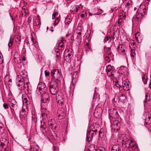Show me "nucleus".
Instances as JSON below:
<instances>
[{
  "label": "nucleus",
  "mask_w": 151,
  "mask_h": 151,
  "mask_svg": "<svg viewBox=\"0 0 151 151\" xmlns=\"http://www.w3.org/2000/svg\"><path fill=\"white\" fill-rule=\"evenodd\" d=\"M23 81L22 76L21 75L17 76L16 78V84L19 89H21L24 86V82Z\"/></svg>",
  "instance_id": "8"
},
{
  "label": "nucleus",
  "mask_w": 151,
  "mask_h": 151,
  "mask_svg": "<svg viewBox=\"0 0 151 151\" xmlns=\"http://www.w3.org/2000/svg\"><path fill=\"white\" fill-rule=\"evenodd\" d=\"M48 124L50 127L51 126L54 125V123H55V121L53 119H51L49 120L48 122Z\"/></svg>",
  "instance_id": "25"
},
{
  "label": "nucleus",
  "mask_w": 151,
  "mask_h": 151,
  "mask_svg": "<svg viewBox=\"0 0 151 151\" xmlns=\"http://www.w3.org/2000/svg\"><path fill=\"white\" fill-rule=\"evenodd\" d=\"M98 151H105V148L102 147H100L98 149H97Z\"/></svg>",
  "instance_id": "35"
},
{
  "label": "nucleus",
  "mask_w": 151,
  "mask_h": 151,
  "mask_svg": "<svg viewBox=\"0 0 151 151\" xmlns=\"http://www.w3.org/2000/svg\"><path fill=\"white\" fill-rule=\"evenodd\" d=\"M17 44L18 47L19 46L20 43L21 41V37L19 35L17 36L16 37V40Z\"/></svg>",
  "instance_id": "19"
},
{
  "label": "nucleus",
  "mask_w": 151,
  "mask_h": 151,
  "mask_svg": "<svg viewBox=\"0 0 151 151\" xmlns=\"http://www.w3.org/2000/svg\"><path fill=\"white\" fill-rule=\"evenodd\" d=\"M130 4L129 3H127L126 5H125V6L127 8H129V6L130 5Z\"/></svg>",
  "instance_id": "47"
},
{
  "label": "nucleus",
  "mask_w": 151,
  "mask_h": 151,
  "mask_svg": "<svg viewBox=\"0 0 151 151\" xmlns=\"http://www.w3.org/2000/svg\"><path fill=\"white\" fill-rule=\"evenodd\" d=\"M4 132V129L3 124L0 122V134H2Z\"/></svg>",
  "instance_id": "21"
},
{
  "label": "nucleus",
  "mask_w": 151,
  "mask_h": 151,
  "mask_svg": "<svg viewBox=\"0 0 151 151\" xmlns=\"http://www.w3.org/2000/svg\"><path fill=\"white\" fill-rule=\"evenodd\" d=\"M56 99H58V103L60 105L62 106L64 105V99L62 97L59 95L56 96Z\"/></svg>",
  "instance_id": "15"
},
{
  "label": "nucleus",
  "mask_w": 151,
  "mask_h": 151,
  "mask_svg": "<svg viewBox=\"0 0 151 151\" xmlns=\"http://www.w3.org/2000/svg\"><path fill=\"white\" fill-rule=\"evenodd\" d=\"M110 37H106L104 40V42L105 43L107 41H109L110 39Z\"/></svg>",
  "instance_id": "42"
},
{
  "label": "nucleus",
  "mask_w": 151,
  "mask_h": 151,
  "mask_svg": "<svg viewBox=\"0 0 151 151\" xmlns=\"http://www.w3.org/2000/svg\"><path fill=\"white\" fill-rule=\"evenodd\" d=\"M149 86L150 87V88H151V82H150V85H149Z\"/></svg>",
  "instance_id": "60"
},
{
  "label": "nucleus",
  "mask_w": 151,
  "mask_h": 151,
  "mask_svg": "<svg viewBox=\"0 0 151 151\" xmlns=\"http://www.w3.org/2000/svg\"><path fill=\"white\" fill-rule=\"evenodd\" d=\"M37 147H32L30 151H37Z\"/></svg>",
  "instance_id": "37"
},
{
  "label": "nucleus",
  "mask_w": 151,
  "mask_h": 151,
  "mask_svg": "<svg viewBox=\"0 0 151 151\" xmlns=\"http://www.w3.org/2000/svg\"><path fill=\"white\" fill-rule=\"evenodd\" d=\"M142 79L144 84L145 85L147 83V77H145V75L142 77Z\"/></svg>",
  "instance_id": "28"
},
{
  "label": "nucleus",
  "mask_w": 151,
  "mask_h": 151,
  "mask_svg": "<svg viewBox=\"0 0 151 151\" xmlns=\"http://www.w3.org/2000/svg\"><path fill=\"white\" fill-rule=\"evenodd\" d=\"M49 89L50 93L52 95H55L58 92L57 83L55 81H52L49 84Z\"/></svg>",
  "instance_id": "4"
},
{
  "label": "nucleus",
  "mask_w": 151,
  "mask_h": 151,
  "mask_svg": "<svg viewBox=\"0 0 151 151\" xmlns=\"http://www.w3.org/2000/svg\"><path fill=\"white\" fill-rule=\"evenodd\" d=\"M118 142L122 145H125L127 147H129L131 143L132 142V140L127 138L125 134H122L118 138Z\"/></svg>",
  "instance_id": "2"
},
{
  "label": "nucleus",
  "mask_w": 151,
  "mask_h": 151,
  "mask_svg": "<svg viewBox=\"0 0 151 151\" xmlns=\"http://www.w3.org/2000/svg\"><path fill=\"white\" fill-rule=\"evenodd\" d=\"M22 98L23 103H24L27 105L29 104L30 99L27 95H23Z\"/></svg>",
  "instance_id": "14"
},
{
  "label": "nucleus",
  "mask_w": 151,
  "mask_h": 151,
  "mask_svg": "<svg viewBox=\"0 0 151 151\" xmlns=\"http://www.w3.org/2000/svg\"><path fill=\"white\" fill-rule=\"evenodd\" d=\"M112 71H113L112 69V67L110 65H108L107 67V69L106 70V71L108 75H109V73H110V72H112Z\"/></svg>",
  "instance_id": "24"
},
{
  "label": "nucleus",
  "mask_w": 151,
  "mask_h": 151,
  "mask_svg": "<svg viewBox=\"0 0 151 151\" xmlns=\"http://www.w3.org/2000/svg\"><path fill=\"white\" fill-rule=\"evenodd\" d=\"M89 151H98L97 146L91 144L89 146Z\"/></svg>",
  "instance_id": "17"
},
{
  "label": "nucleus",
  "mask_w": 151,
  "mask_h": 151,
  "mask_svg": "<svg viewBox=\"0 0 151 151\" xmlns=\"http://www.w3.org/2000/svg\"><path fill=\"white\" fill-rule=\"evenodd\" d=\"M24 86L23 87L24 88V89L25 91H28L29 90H30V88H29V86L28 85V83L26 82V83H24Z\"/></svg>",
  "instance_id": "20"
},
{
  "label": "nucleus",
  "mask_w": 151,
  "mask_h": 151,
  "mask_svg": "<svg viewBox=\"0 0 151 151\" xmlns=\"http://www.w3.org/2000/svg\"><path fill=\"white\" fill-rule=\"evenodd\" d=\"M51 76L53 78H56L58 79L59 78V76L60 75L59 70L57 69H54L51 70Z\"/></svg>",
  "instance_id": "11"
},
{
  "label": "nucleus",
  "mask_w": 151,
  "mask_h": 151,
  "mask_svg": "<svg viewBox=\"0 0 151 151\" xmlns=\"http://www.w3.org/2000/svg\"><path fill=\"white\" fill-rule=\"evenodd\" d=\"M68 54L67 55H66V57H68V58L70 59L73 56V53L71 50H68Z\"/></svg>",
  "instance_id": "18"
},
{
  "label": "nucleus",
  "mask_w": 151,
  "mask_h": 151,
  "mask_svg": "<svg viewBox=\"0 0 151 151\" xmlns=\"http://www.w3.org/2000/svg\"><path fill=\"white\" fill-rule=\"evenodd\" d=\"M120 100L122 102H125L126 101V98L125 96L122 95L121 97L120 98Z\"/></svg>",
  "instance_id": "33"
},
{
  "label": "nucleus",
  "mask_w": 151,
  "mask_h": 151,
  "mask_svg": "<svg viewBox=\"0 0 151 151\" xmlns=\"http://www.w3.org/2000/svg\"><path fill=\"white\" fill-rule=\"evenodd\" d=\"M108 75L109 76H113V74L112 73V72H110V73H109Z\"/></svg>",
  "instance_id": "49"
},
{
  "label": "nucleus",
  "mask_w": 151,
  "mask_h": 151,
  "mask_svg": "<svg viewBox=\"0 0 151 151\" xmlns=\"http://www.w3.org/2000/svg\"><path fill=\"white\" fill-rule=\"evenodd\" d=\"M47 128L44 124V122L43 124H42L40 127V130L43 134H45L47 132Z\"/></svg>",
  "instance_id": "16"
},
{
  "label": "nucleus",
  "mask_w": 151,
  "mask_h": 151,
  "mask_svg": "<svg viewBox=\"0 0 151 151\" xmlns=\"http://www.w3.org/2000/svg\"><path fill=\"white\" fill-rule=\"evenodd\" d=\"M45 73L46 76H47L49 75V72H47V71L46 70L45 71Z\"/></svg>",
  "instance_id": "45"
},
{
  "label": "nucleus",
  "mask_w": 151,
  "mask_h": 151,
  "mask_svg": "<svg viewBox=\"0 0 151 151\" xmlns=\"http://www.w3.org/2000/svg\"><path fill=\"white\" fill-rule=\"evenodd\" d=\"M55 55L56 54H59L60 53L57 50V48L55 49Z\"/></svg>",
  "instance_id": "46"
},
{
  "label": "nucleus",
  "mask_w": 151,
  "mask_h": 151,
  "mask_svg": "<svg viewBox=\"0 0 151 151\" xmlns=\"http://www.w3.org/2000/svg\"><path fill=\"white\" fill-rule=\"evenodd\" d=\"M107 52H109V53H111V48L110 47H109L108 48Z\"/></svg>",
  "instance_id": "48"
},
{
  "label": "nucleus",
  "mask_w": 151,
  "mask_h": 151,
  "mask_svg": "<svg viewBox=\"0 0 151 151\" xmlns=\"http://www.w3.org/2000/svg\"><path fill=\"white\" fill-rule=\"evenodd\" d=\"M141 6L142 5H140L138 9L137 12L138 13V14L137 15L135 18V20L137 22L140 21L142 17L146 13V9L145 8H143L142 9H141Z\"/></svg>",
  "instance_id": "5"
},
{
  "label": "nucleus",
  "mask_w": 151,
  "mask_h": 151,
  "mask_svg": "<svg viewBox=\"0 0 151 151\" xmlns=\"http://www.w3.org/2000/svg\"><path fill=\"white\" fill-rule=\"evenodd\" d=\"M113 88L116 90H118L121 92H123L122 90L124 91H128L129 90L130 87L129 83L127 82V81H123L122 83V85H119L118 81H116L113 84Z\"/></svg>",
  "instance_id": "1"
},
{
  "label": "nucleus",
  "mask_w": 151,
  "mask_h": 151,
  "mask_svg": "<svg viewBox=\"0 0 151 151\" xmlns=\"http://www.w3.org/2000/svg\"><path fill=\"white\" fill-rule=\"evenodd\" d=\"M115 97H114L112 100V102L113 103L116 102V101H115Z\"/></svg>",
  "instance_id": "56"
},
{
  "label": "nucleus",
  "mask_w": 151,
  "mask_h": 151,
  "mask_svg": "<svg viewBox=\"0 0 151 151\" xmlns=\"http://www.w3.org/2000/svg\"><path fill=\"white\" fill-rule=\"evenodd\" d=\"M81 33L80 32H79L78 33V35H81Z\"/></svg>",
  "instance_id": "58"
},
{
  "label": "nucleus",
  "mask_w": 151,
  "mask_h": 151,
  "mask_svg": "<svg viewBox=\"0 0 151 151\" xmlns=\"http://www.w3.org/2000/svg\"><path fill=\"white\" fill-rule=\"evenodd\" d=\"M66 110L65 108H63L62 107H60L58 110L57 114L59 119L61 120L64 118Z\"/></svg>",
  "instance_id": "7"
},
{
  "label": "nucleus",
  "mask_w": 151,
  "mask_h": 151,
  "mask_svg": "<svg viewBox=\"0 0 151 151\" xmlns=\"http://www.w3.org/2000/svg\"><path fill=\"white\" fill-rule=\"evenodd\" d=\"M94 132L91 129H88L87 131L86 140L89 142L93 138V137L94 134Z\"/></svg>",
  "instance_id": "10"
},
{
  "label": "nucleus",
  "mask_w": 151,
  "mask_h": 151,
  "mask_svg": "<svg viewBox=\"0 0 151 151\" xmlns=\"http://www.w3.org/2000/svg\"><path fill=\"white\" fill-rule=\"evenodd\" d=\"M4 81L6 82H8L9 83L8 84H10V83H12V80L11 79H9V77L7 76L5 77L4 79Z\"/></svg>",
  "instance_id": "26"
},
{
  "label": "nucleus",
  "mask_w": 151,
  "mask_h": 151,
  "mask_svg": "<svg viewBox=\"0 0 151 151\" xmlns=\"http://www.w3.org/2000/svg\"><path fill=\"white\" fill-rule=\"evenodd\" d=\"M123 47V46L122 45H119L117 47V49L119 51H120L121 49H120V48H122Z\"/></svg>",
  "instance_id": "43"
},
{
  "label": "nucleus",
  "mask_w": 151,
  "mask_h": 151,
  "mask_svg": "<svg viewBox=\"0 0 151 151\" xmlns=\"http://www.w3.org/2000/svg\"><path fill=\"white\" fill-rule=\"evenodd\" d=\"M60 48H63L62 49H60V50L63 51L64 49V43L60 42L58 45V48L59 49H60Z\"/></svg>",
  "instance_id": "27"
},
{
  "label": "nucleus",
  "mask_w": 151,
  "mask_h": 151,
  "mask_svg": "<svg viewBox=\"0 0 151 151\" xmlns=\"http://www.w3.org/2000/svg\"><path fill=\"white\" fill-rule=\"evenodd\" d=\"M81 17L82 18H83V17H84V14H82L81 15Z\"/></svg>",
  "instance_id": "55"
},
{
  "label": "nucleus",
  "mask_w": 151,
  "mask_h": 151,
  "mask_svg": "<svg viewBox=\"0 0 151 151\" xmlns=\"http://www.w3.org/2000/svg\"><path fill=\"white\" fill-rule=\"evenodd\" d=\"M3 58L2 59H1L0 60V64H2L3 63Z\"/></svg>",
  "instance_id": "52"
},
{
  "label": "nucleus",
  "mask_w": 151,
  "mask_h": 151,
  "mask_svg": "<svg viewBox=\"0 0 151 151\" xmlns=\"http://www.w3.org/2000/svg\"><path fill=\"white\" fill-rule=\"evenodd\" d=\"M109 149L111 151H121L119 145H110Z\"/></svg>",
  "instance_id": "12"
},
{
  "label": "nucleus",
  "mask_w": 151,
  "mask_h": 151,
  "mask_svg": "<svg viewBox=\"0 0 151 151\" xmlns=\"http://www.w3.org/2000/svg\"><path fill=\"white\" fill-rule=\"evenodd\" d=\"M113 124L114 125L115 127H119L120 125V123H119L118 121H115L114 122Z\"/></svg>",
  "instance_id": "30"
},
{
  "label": "nucleus",
  "mask_w": 151,
  "mask_h": 151,
  "mask_svg": "<svg viewBox=\"0 0 151 151\" xmlns=\"http://www.w3.org/2000/svg\"><path fill=\"white\" fill-rule=\"evenodd\" d=\"M4 151H8V149L6 148H5L4 150Z\"/></svg>",
  "instance_id": "57"
},
{
  "label": "nucleus",
  "mask_w": 151,
  "mask_h": 151,
  "mask_svg": "<svg viewBox=\"0 0 151 151\" xmlns=\"http://www.w3.org/2000/svg\"><path fill=\"white\" fill-rule=\"evenodd\" d=\"M60 21L59 18L58 17H57L54 23V25L55 26L58 24Z\"/></svg>",
  "instance_id": "32"
},
{
  "label": "nucleus",
  "mask_w": 151,
  "mask_h": 151,
  "mask_svg": "<svg viewBox=\"0 0 151 151\" xmlns=\"http://www.w3.org/2000/svg\"><path fill=\"white\" fill-rule=\"evenodd\" d=\"M137 9V8H136L135 7V8H134V11L136 10Z\"/></svg>",
  "instance_id": "64"
},
{
  "label": "nucleus",
  "mask_w": 151,
  "mask_h": 151,
  "mask_svg": "<svg viewBox=\"0 0 151 151\" xmlns=\"http://www.w3.org/2000/svg\"><path fill=\"white\" fill-rule=\"evenodd\" d=\"M137 147V145L136 144L134 143H133V141H132V142L130 144V146L129 147V148H131L132 149H135Z\"/></svg>",
  "instance_id": "29"
},
{
  "label": "nucleus",
  "mask_w": 151,
  "mask_h": 151,
  "mask_svg": "<svg viewBox=\"0 0 151 151\" xmlns=\"http://www.w3.org/2000/svg\"><path fill=\"white\" fill-rule=\"evenodd\" d=\"M40 94L42 96L41 100V104L45 106H47L50 100L48 94L46 92Z\"/></svg>",
  "instance_id": "3"
},
{
  "label": "nucleus",
  "mask_w": 151,
  "mask_h": 151,
  "mask_svg": "<svg viewBox=\"0 0 151 151\" xmlns=\"http://www.w3.org/2000/svg\"><path fill=\"white\" fill-rule=\"evenodd\" d=\"M57 13H54L52 14V19H54L56 17V15Z\"/></svg>",
  "instance_id": "44"
},
{
  "label": "nucleus",
  "mask_w": 151,
  "mask_h": 151,
  "mask_svg": "<svg viewBox=\"0 0 151 151\" xmlns=\"http://www.w3.org/2000/svg\"><path fill=\"white\" fill-rule=\"evenodd\" d=\"M71 22V20L70 18H66L65 20V24L67 26H68Z\"/></svg>",
  "instance_id": "22"
},
{
  "label": "nucleus",
  "mask_w": 151,
  "mask_h": 151,
  "mask_svg": "<svg viewBox=\"0 0 151 151\" xmlns=\"http://www.w3.org/2000/svg\"><path fill=\"white\" fill-rule=\"evenodd\" d=\"M3 106L5 109H6L8 108V105L6 103L4 104L3 105Z\"/></svg>",
  "instance_id": "38"
},
{
  "label": "nucleus",
  "mask_w": 151,
  "mask_h": 151,
  "mask_svg": "<svg viewBox=\"0 0 151 151\" xmlns=\"http://www.w3.org/2000/svg\"><path fill=\"white\" fill-rule=\"evenodd\" d=\"M57 124L55 123H54V125H53L51 127V128L52 130H55V129L57 127Z\"/></svg>",
  "instance_id": "36"
},
{
  "label": "nucleus",
  "mask_w": 151,
  "mask_h": 151,
  "mask_svg": "<svg viewBox=\"0 0 151 151\" xmlns=\"http://www.w3.org/2000/svg\"><path fill=\"white\" fill-rule=\"evenodd\" d=\"M0 143L1 146V147H3V146H4V144H3L1 142H0Z\"/></svg>",
  "instance_id": "53"
},
{
  "label": "nucleus",
  "mask_w": 151,
  "mask_h": 151,
  "mask_svg": "<svg viewBox=\"0 0 151 151\" xmlns=\"http://www.w3.org/2000/svg\"><path fill=\"white\" fill-rule=\"evenodd\" d=\"M22 60L23 61H25V57H23L22 58Z\"/></svg>",
  "instance_id": "59"
},
{
  "label": "nucleus",
  "mask_w": 151,
  "mask_h": 151,
  "mask_svg": "<svg viewBox=\"0 0 151 151\" xmlns=\"http://www.w3.org/2000/svg\"><path fill=\"white\" fill-rule=\"evenodd\" d=\"M2 58H2V57H1V55H0V60L1 59H2Z\"/></svg>",
  "instance_id": "61"
},
{
  "label": "nucleus",
  "mask_w": 151,
  "mask_h": 151,
  "mask_svg": "<svg viewBox=\"0 0 151 151\" xmlns=\"http://www.w3.org/2000/svg\"><path fill=\"white\" fill-rule=\"evenodd\" d=\"M148 119H147V118L145 119V123L146 124H149L150 123V122H149V123H148L147 122H146V120H147L148 119L149 121L150 119H151V117L150 116H148Z\"/></svg>",
  "instance_id": "39"
},
{
  "label": "nucleus",
  "mask_w": 151,
  "mask_h": 151,
  "mask_svg": "<svg viewBox=\"0 0 151 151\" xmlns=\"http://www.w3.org/2000/svg\"><path fill=\"white\" fill-rule=\"evenodd\" d=\"M60 57V53L59 54H56V60L57 61L59 59Z\"/></svg>",
  "instance_id": "41"
},
{
  "label": "nucleus",
  "mask_w": 151,
  "mask_h": 151,
  "mask_svg": "<svg viewBox=\"0 0 151 151\" xmlns=\"http://www.w3.org/2000/svg\"><path fill=\"white\" fill-rule=\"evenodd\" d=\"M135 51L134 50H132V52L131 53V56L132 57H134L135 55Z\"/></svg>",
  "instance_id": "40"
},
{
  "label": "nucleus",
  "mask_w": 151,
  "mask_h": 151,
  "mask_svg": "<svg viewBox=\"0 0 151 151\" xmlns=\"http://www.w3.org/2000/svg\"><path fill=\"white\" fill-rule=\"evenodd\" d=\"M9 15L10 17H12V16L11 15V13H9Z\"/></svg>",
  "instance_id": "62"
},
{
  "label": "nucleus",
  "mask_w": 151,
  "mask_h": 151,
  "mask_svg": "<svg viewBox=\"0 0 151 151\" xmlns=\"http://www.w3.org/2000/svg\"><path fill=\"white\" fill-rule=\"evenodd\" d=\"M12 35H11L10 37V39H9V43L8 44V46L9 47H11L12 45V43H13V42L12 41H11V39H12Z\"/></svg>",
  "instance_id": "31"
},
{
  "label": "nucleus",
  "mask_w": 151,
  "mask_h": 151,
  "mask_svg": "<svg viewBox=\"0 0 151 151\" xmlns=\"http://www.w3.org/2000/svg\"><path fill=\"white\" fill-rule=\"evenodd\" d=\"M79 7L78 6H75L74 7V9L73 10H72V12L73 11L75 12H78V8Z\"/></svg>",
  "instance_id": "34"
},
{
  "label": "nucleus",
  "mask_w": 151,
  "mask_h": 151,
  "mask_svg": "<svg viewBox=\"0 0 151 151\" xmlns=\"http://www.w3.org/2000/svg\"><path fill=\"white\" fill-rule=\"evenodd\" d=\"M47 88L45 84L42 82L39 83L37 87L36 90L37 93L42 94L47 91Z\"/></svg>",
  "instance_id": "6"
},
{
  "label": "nucleus",
  "mask_w": 151,
  "mask_h": 151,
  "mask_svg": "<svg viewBox=\"0 0 151 151\" xmlns=\"http://www.w3.org/2000/svg\"><path fill=\"white\" fill-rule=\"evenodd\" d=\"M109 117L114 118L117 116L118 115V112L116 109H114L113 110L109 109Z\"/></svg>",
  "instance_id": "13"
},
{
  "label": "nucleus",
  "mask_w": 151,
  "mask_h": 151,
  "mask_svg": "<svg viewBox=\"0 0 151 151\" xmlns=\"http://www.w3.org/2000/svg\"><path fill=\"white\" fill-rule=\"evenodd\" d=\"M8 101L9 103V104L11 109H12V107L13 108L12 109L13 111L12 110V112H13V111H14V110H16L17 109V103L14 99H12L11 100L9 99Z\"/></svg>",
  "instance_id": "9"
},
{
  "label": "nucleus",
  "mask_w": 151,
  "mask_h": 151,
  "mask_svg": "<svg viewBox=\"0 0 151 151\" xmlns=\"http://www.w3.org/2000/svg\"><path fill=\"white\" fill-rule=\"evenodd\" d=\"M150 96H149L148 94H146L145 95V99L144 101V103H146L147 101V100L150 102L151 103V99H150Z\"/></svg>",
  "instance_id": "23"
},
{
  "label": "nucleus",
  "mask_w": 151,
  "mask_h": 151,
  "mask_svg": "<svg viewBox=\"0 0 151 151\" xmlns=\"http://www.w3.org/2000/svg\"><path fill=\"white\" fill-rule=\"evenodd\" d=\"M53 151H58L57 148L53 146Z\"/></svg>",
  "instance_id": "50"
},
{
  "label": "nucleus",
  "mask_w": 151,
  "mask_h": 151,
  "mask_svg": "<svg viewBox=\"0 0 151 151\" xmlns=\"http://www.w3.org/2000/svg\"><path fill=\"white\" fill-rule=\"evenodd\" d=\"M50 30L52 32H53V30L52 29H50Z\"/></svg>",
  "instance_id": "63"
},
{
  "label": "nucleus",
  "mask_w": 151,
  "mask_h": 151,
  "mask_svg": "<svg viewBox=\"0 0 151 151\" xmlns=\"http://www.w3.org/2000/svg\"><path fill=\"white\" fill-rule=\"evenodd\" d=\"M102 134V132L101 131H100L99 132V136L100 137H101V134Z\"/></svg>",
  "instance_id": "54"
},
{
  "label": "nucleus",
  "mask_w": 151,
  "mask_h": 151,
  "mask_svg": "<svg viewBox=\"0 0 151 151\" xmlns=\"http://www.w3.org/2000/svg\"><path fill=\"white\" fill-rule=\"evenodd\" d=\"M121 51V52H123V53H124V52H125V50L124 49H123L122 50V49H121L120 50Z\"/></svg>",
  "instance_id": "51"
}]
</instances>
